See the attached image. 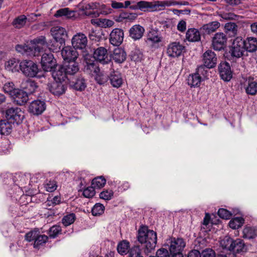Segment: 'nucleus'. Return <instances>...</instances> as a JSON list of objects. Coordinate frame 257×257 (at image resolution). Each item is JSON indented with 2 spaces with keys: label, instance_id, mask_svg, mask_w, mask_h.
<instances>
[{
  "label": "nucleus",
  "instance_id": "obj_64",
  "mask_svg": "<svg viewBox=\"0 0 257 257\" xmlns=\"http://www.w3.org/2000/svg\"><path fill=\"white\" fill-rule=\"evenodd\" d=\"M220 17L224 20H234L237 16L231 13H223L221 14Z\"/></svg>",
  "mask_w": 257,
  "mask_h": 257
},
{
  "label": "nucleus",
  "instance_id": "obj_41",
  "mask_svg": "<svg viewBox=\"0 0 257 257\" xmlns=\"http://www.w3.org/2000/svg\"><path fill=\"white\" fill-rule=\"evenodd\" d=\"M16 50L18 52L21 53L23 54L26 53L27 55H34L33 48H32L31 46L27 45L26 44L16 45Z\"/></svg>",
  "mask_w": 257,
  "mask_h": 257
},
{
  "label": "nucleus",
  "instance_id": "obj_30",
  "mask_svg": "<svg viewBox=\"0 0 257 257\" xmlns=\"http://www.w3.org/2000/svg\"><path fill=\"white\" fill-rule=\"evenodd\" d=\"M245 51L248 52H254L257 50V39L248 37L244 40Z\"/></svg>",
  "mask_w": 257,
  "mask_h": 257
},
{
  "label": "nucleus",
  "instance_id": "obj_7",
  "mask_svg": "<svg viewBox=\"0 0 257 257\" xmlns=\"http://www.w3.org/2000/svg\"><path fill=\"white\" fill-rule=\"evenodd\" d=\"M227 36L222 32L216 33L212 38L211 47L216 51L224 49L227 43Z\"/></svg>",
  "mask_w": 257,
  "mask_h": 257
},
{
  "label": "nucleus",
  "instance_id": "obj_47",
  "mask_svg": "<svg viewBox=\"0 0 257 257\" xmlns=\"http://www.w3.org/2000/svg\"><path fill=\"white\" fill-rule=\"evenodd\" d=\"M106 180L103 176H99L94 178L91 182V185L94 188H100L104 186Z\"/></svg>",
  "mask_w": 257,
  "mask_h": 257
},
{
  "label": "nucleus",
  "instance_id": "obj_27",
  "mask_svg": "<svg viewBox=\"0 0 257 257\" xmlns=\"http://www.w3.org/2000/svg\"><path fill=\"white\" fill-rule=\"evenodd\" d=\"M21 87L29 95L36 91L38 88V85L35 81L29 79L22 82Z\"/></svg>",
  "mask_w": 257,
  "mask_h": 257
},
{
  "label": "nucleus",
  "instance_id": "obj_17",
  "mask_svg": "<svg viewBox=\"0 0 257 257\" xmlns=\"http://www.w3.org/2000/svg\"><path fill=\"white\" fill-rule=\"evenodd\" d=\"M71 42L73 47L76 49L83 50L87 46V39L84 34L79 33L73 36Z\"/></svg>",
  "mask_w": 257,
  "mask_h": 257
},
{
  "label": "nucleus",
  "instance_id": "obj_60",
  "mask_svg": "<svg viewBox=\"0 0 257 257\" xmlns=\"http://www.w3.org/2000/svg\"><path fill=\"white\" fill-rule=\"evenodd\" d=\"M95 194V188L92 186L85 189L83 192V195L86 198H91L93 197Z\"/></svg>",
  "mask_w": 257,
  "mask_h": 257
},
{
  "label": "nucleus",
  "instance_id": "obj_13",
  "mask_svg": "<svg viewBox=\"0 0 257 257\" xmlns=\"http://www.w3.org/2000/svg\"><path fill=\"white\" fill-rule=\"evenodd\" d=\"M204 65L208 68H213L217 64V58L216 54L212 50L206 51L202 56Z\"/></svg>",
  "mask_w": 257,
  "mask_h": 257
},
{
  "label": "nucleus",
  "instance_id": "obj_31",
  "mask_svg": "<svg viewBox=\"0 0 257 257\" xmlns=\"http://www.w3.org/2000/svg\"><path fill=\"white\" fill-rule=\"evenodd\" d=\"M126 54L124 50L120 48H115L112 54V59L116 63H121L126 59Z\"/></svg>",
  "mask_w": 257,
  "mask_h": 257
},
{
  "label": "nucleus",
  "instance_id": "obj_37",
  "mask_svg": "<svg viewBox=\"0 0 257 257\" xmlns=\"http://www.w3.org/2000/svg\"><path fill=\"white\" fill-rule=\"evenodd\" d=\"M202 79L196 73L189 75L187 79V83L191 87H198L200 86Z\"/></svg>",
  "mask_w": 257,
  "mask_h": 257
},
{
  "label": "nucleus",
  "instance_id": "obj_4",
  "mask_svg": "<svg viewBox=\"0 0 257 257\" xmlns=\"http://www.w3.org/2000/svg\"><path fill=\"white\" fill-rule=\"evenodd\" d=\"M150 8H149V12H154L158 10H161V8L164 9L166 7H170L171 6L175 5H183L188 6L189 3L187 1H155L149 2Z\"/></svg>",
  "mask_w": 257,
  "mask_h": 257
},
{
  "label": "nucleus",
  "instance_id": "obj_51",
  "mask_svg": "<svg viewBox=\"0 0 257 257\" xmlns=\"http://www.w3.org/2000/svg\"><path fill=\"white\" fill-rule=\"evenodd\" d=\"M132 61L140 62L143 59V54L139 50H135L131 52L129 55Z\"/></svg>",
  "mask_w": 257,
  "mask_h": 257
},
{
  "label": "nucleus",
  "instance_id": "obj_21",
  "mask_svg": "<svg viewBox=\"0 0 257 257\" xmlns=\"http://www.w3.org/2000/svg\"><path fill=\"white\" fill-rule=\"evenodd\" d=\"M233 246L229 253H232L235 256V253H243L247 250V245L242 239L237 238L234 240Z\"/></svg>",
  "mask_w": 257,
  "mask_h": 257
},
{
  "label": "nucleus",
  "instance_id": "obj_10",
  "mask_svg": "<svg viewBox=\"0 0 257 257\" xmlns=\"http://www.w3.org/2000/svg\"><path fill=\"white\" fill-rule=\"evenodd\" d=\"M50 32L56 41L61 44L60 48L61 49L62 56L64 60V56L63 55L64 45H62L63 44H64V39L63 38L64 28L60 26H55L51 28Z\"/></svg>",
  "mask_w": 257,
  "mask_h": 257
},
{
  "label": "nucleus",
  "instance_id": "obj_3",
  "mask_svg": "<svg viewBox=\"0 0 257 257\" xmlns=\"http://www.w3.org/2000/svg\"><path fill=\"white\" fill-rule=\"evenodd\" d=\"M5 117L13 124H19L22 123L24 118V114L20 108L11 107L5 110Z\"/></svg>",
  "mask_w": 257,
  "mask_h": 257
},
{
  "label": "nucleus",
  "instance_id": "obj_12",
  "mask_svg": "<svg viewBox=\"0 0 257 257\" xmlns=\"http://www.w3.org/2000/svg\"><path fill=\"white\" fill-rule=\"evenodd\" d=\"M14 103L19 105H25L29 100V95L22 89L17 88L11 97Z\"/></svg>",
  "mask_w": 257,
  "mask_h": 257
},
{
  "label": "nucleus",
  "instance_id": "obj_39",
  "mask_svg": "<svg viewBox=\"0 0 257 257\" xmlns=\"http://www.w3.org/2000/svg\"><path fill=\"white\" fill-rule=\"evenodd\" d=\"M48 236L46 235L40 234V232L34 240L33 244L35 248L39 249L41 246L44 245L48 241Z\"/></svg>",
  "mask_w": 257,
  "mask_h": 257
},
{
  "label": "nucleus",
  "instance_id": "obj_9",
  "mask_svg": "<svg viewBox=\"0 0 257 257\" xmlns=\"http://www.w3.org/2000/svg\"><path fill=\"white\" fill-rule=\"evenodd\" d=\"M42 68L45 71H51L58 65L56 59L51 53H44L42 57L41 61Z\"/></svg>",
  "mask_w": 257,
  "mask_h": 257
},
{
  "label": "nucleus",
  "instance_id": "obj_1",
  "mask_svg": "<svg viewBox=\"0 0 257 257\" xmlns=\"http://www.w3.org/2000/svg\"><path fill=\"white\" fill-rule=\"evenodd\" d=\"M137 239L141 244H145L144 252L148 254L156 247L157 241V233L150 230L147 226H141L138 231Z\"/></svg>",
  "mask_w": 257,
  "mask_h": 257
},
{
  "label": "nucleus",
  "instance_id": "obj_62",
  "mask_svg": "<svg viewBox=\"0 0 257 257\" xmlns=\"http://www.w3.org/2000/svg\"><path fill=\"white\" fill-rule=\"evenodd\" d=\"M98 6H99L98 3H91L90 4H86L85 6H83L82 8V11L83 12H84L85 11L90 10H94V9H97Z\"/></svg>",
  "mask_w": 257,
  "mask_h": 257
},
{
  "label": "nucleus",
  "instance_id": "obj_56",
  "mask_svg": "<svg viewBox=\"0 0 257 257\" xmlns=\"http://www.w3.org/2000/svg\"><path fill=\"white\" fill-rule=\"evenodd\" d=\"M218 216L224 219H229L232 216V213L226 209L220 208L217 212Z\"/></svg>",
  "mask_w": 257,
  "mask_h": 257
},
{
  "label": "nucleus",
  "instance_id": "obj_8",
  "mask_svg": "<svg viewBox=\"0 0 257 257\" xmlns=\"http://www.w3.org/2000/svg\"><path fill=\"white\" fill-rule=\"evenodd\" d=\"M124 8H129L131 10L136 11L140 10L143 12H148L150 8L149 2L140 1L135 2V1H125L124 2Z\"/></svg>",
  "mask_w": 257,
  "mask_h": 257
},
{
  "label": "nucleus",
  "instance_id": "obj_34",
  "mask_svg": "<svg viewBox=\"0 0 257 257\" xmlns=\"http://www.w3.org/2000/svg\"><path fill=\"white\" fill-rule=\"evenodd\" d=\"M162 41V37L160 36L159 32L157 30H151L148 34L146 43L151 42L152 45L158 43Z\"/></svg>",
  "mask_w": 257,
  "mask_h": 257
},
{
  "label": "nucleus",
  "instance_id": "obj_55",
  "mask_svg": "<svg viewBox=\"0 0 257 257\" xmlns=\"http://www.w3.org/2000/svg\"><path fill=\"white\" fill-rule=\"evenodd\" d=\"M61 227L59 225H54L49 231V235L51 238L56 237L61 231Z\"/></svg>",
  "mask_w": 257,
  "mask_h": 257
},
{
  "label": "nucleus",
  "instance_id": "obj_20",
  "mask_svg": "<svg viewBox=\"0 0 257 257\" xmlns=\"http://www.w3.org/2000/svg\"><path fill=\"white\" fill-rule=\"evenodd\" d=\"M79 70V65L76 61L65 62V80L75 76Z\"/></svg>",
  "mask_w": 257,
  "mask_h": 257
},
{
  "label": "nucleus",
  "instance_id": "obj_42",
  "mask_svg": "<svg viewBox=\"0 0 257 257\" xmlns=\"http://www.w3.org/2000/svg\"><path fill=\"white\" fill-rule=\"evenodd\" d=\"M224 29L226 32L230 33L232 36L237 35L238 27L236 23L233 22H228L225 24Z\"/></svg>",
  "mask_w": 257,
  "mask_h": 257
},
{
  "label": "nucleus",
  "instance_id": "obj_14",
  "mask_svg": "<svg viewBox=\"0 0 257 257\" xmlns=\"http://www.w3.org/2000/svg\"><path fill=\"white\" fill-rule=\"evenodd\" d=\"M186 243L183 239L181 238H174L173 240H171L170 246H168V248L170 254L182 253V251Z\"/></svg>",
  "mask_w": 257,
  "mask_h": 257
},
{
  "label": "nucleus",
  "instance_id": "obj_6",
  "mask_svg": "<svg viewBox=\"0 0 257 257\" xmlns=\"http://www.w3.org/2000/svg\"><path fill=\"white\" fill-rule=\"evenodd\" d=\"M245 51L244 40L240 37H236L233 41L229 53L233 57L240 58Z\"/></svg>",
  "mask_w": 257,
  "mask_h": 257
},
{
  "label": "nucleus",
  "instance_id": "obj_19",
  "mask_svg": "<svg viewBox=\"0 0 257 257\" xmlns=\"http://www.w3.org/2000/svg\"><path fill=\"white\" fill-rule=\"evenodd\" d=\"M185 49V47L179 43L173 42L171 43L167 49V54L171 57H176L180 56Z\"/></svg>",
  "mask_w": 257,
  "mask_h": 257
},
{
  "label": "nucleus",
  "instance_id": "obj_53",
  "mask_svg": "<svg viewBox=\"0 0 257 257\" xmlns=\"http://www.w3.org/2000/svg\"><path fill=\"white\" fill-rule=\"evenodd\" d=\"M104 206L100 203H96L92 208L91 213L93 216L102 214L104 211Z\"/></svg>",
  "mask_w": 257,
  "mask_h": 257
},
{
  "label": "nucleus",
  "instance_id": "obj_25",
  "mask_svg": "<svg viewBox=\"0 0 257 257\" xmlns=\"http://www.w3.org/2000/svg\"><path fill=\"white\" fill-rule=\"evenodd\" d=\"M93 58L97 61L102 63L107 62V51L102 47L97 48L93 52Z\"/></svg>",
  "mask_w": 257,
  "mask_h": 257
},
{
  "label": "nucleus",
  "instance_id": "obj_44",
  "mask_svg": "<svg viewBox=\"0 0 257 257\" xmlns=\"http://www.w3.org/2000/svg\"><path fill=\"white\" fill-rule=\"evenodd\" d=\"M244 223V219L242 217H235L232 219L229 222L230 228L236 229L240 227Z\"/></svg>",
  "mask_w": 257,
  "mask_h": 257
},
{
  "label": "nucleus",
  "instance_id": "obj_58",
  "mask_svg": "<svg viewBox=\"0 0 257 257\" xmlns=\"http://www.w3.org/2000/svg\"><path fill=\"white\" fill-rule=\"evenodd\" d=\"M201 257H215V252L212 248H206L200 252Z\"/></svg>",
  "mask_w": 257,
  "mask_h": 257
},
{
  "label": "nucleus",
  "instance_id": "obj_52",
  "mask_svg": "<svg viewBox=\"0 0 257 257\" xmlns=\"http://www.w3.org/2000/svg\"><path fill=\"white\" fill-rule=\"evenodd\" d=\"M208 68H207L205 65H201L198 67V68L196 69V73L198 74L202 80L205 79L207 76L208 74Z\"/></svg>",
  "mask_w": 257,
  "mask_h": 257
},
{
  "label": "nucleus",
  "instance_id": "obj_11",
  "mask_svg": "<svg viewBox=\"0 0 257 257\" xmlns=\"http://www.w3.org/2000/svg\"><path fill=\"white\" fill-rule=\"evenodd\" d=\"M218 68L221 78L224 81H229L232 77V71L230 64L225 61L221 62Z\"/></svg>",
  "mask_w": 257,
  "mask_h": 257
},
{
  "label": "nucleus",
  "instance_id": "obj_29",
  "mask_svg": "<svg viewBox=\"0 0 257 257\" xmlns=\"http://www.w3.org/2000/svg\"><path fill=\"white\" fill-rule=\"evenodd\" d=\"M109 79L113 87L119 88L122 84L121 74L118 71L112 72L109 75Z\"/></svg>",
  "mask_w": 257,
  "mask_h": 257
},
{
  "label": "nucleus",
  "instance_id": "obj_50",
  "mask_svg": "<svg viewBox=\"0 0 257 257\" xmlns=\"http://www.w3.org/2000/svg\"><path fill=\"white\" fill-rule=\"evenodd\" d=\"M16 89L15 84L12 82H6L3 86L4 92L10 95V97L12 96Z\"/></svg>",
  "mask_w": 257,
  "mask_h": 257
},
{
  "label": "nucleus",
  "instance_id": "obj_45",
  "mask_svg": "<svg viewBox=\"0 0 257 257\" xmlns=\"http://www.w3.org/2000/svg\"><path fill=\"white\" fill-rule=\"evenodd\" d=\"M70 211L68 208L65 210V227L73 223L76 218L75 214Z\"/></svg>",
  "mask_w": 257,
  "mask_h": 257
},
{
  "label": "nucleus",
  "instance_id": "obj_57",
  "mask_svg": "<svg viewBox=\"0 0 257 257\" xmlns=\"http://www.w3.org/2000/svg\"><path fill=\"white\" fill-rule=\"evenodd\" d=\"M39 232V230H36L28 232L25 236V239L29 242L34 241Z\"/></svg>",
  "mask_w": 257,
  "mask_h": 257
},
{
  "label": "nucleus",
  "instance_id": "obj_43",
  "mask_svg": "<svg viewBox=\"0 0 257 257\" xmlns=\"http://www.w3.org/2000/svg\"><path fill=\"white\" fill-rule=\"evenodd\" d=\"M91 23L96 24L98 26H99L102 27H104L105 28L110 27L112 26L114 24V22L113 21L105 19L92 20Z\"/></svg>",
  "mask_w": 257,
  "mask_h": 257
},
{
  "label": "nucleus",
  "instance_id": "obj_38",
  "mask_svg": "<svg viewBox=\"0 0 257 257\" xmlns=\"http://www.w3.org/2000/svg\"><path fill=\"white\" fill-rule=\"evenodd\" d=\"M27 21V18L24 15L16 18L12 22V25L16 29H21L25 26Z\"/></svg>",
  "mask_w": 257,
  "mask_h": 257
},
{
  "label": "nucleus",
  "instance_id": "obj_54",
  "mask_svg": "<svg viewBox=\"0 0 257 257\" xmlns=\"http://www.w3.org/2000/svg\"><path fill=\"white\" fill-rule=\"evenodd\" d=\"M129 257H143L141 253V250L138 245H135L129 249Z\"/></svg>",
  "mask_w": 257,
  "mask_h": 257
},
{
  "label": "nucleus",
  "instance_id": "obj_5",
  "mask_svg": "<svg viewBox=\"0 0 257 257\" xmlns=\"http://www.w3.org/2000/svg\"><path fill=\"white\" fill-rule=\"evenodd\" d=\"M65 84L76 91H82L87 86L86 80L81 75H75L65 80Z\"/></svg>",
  "mask_w": 257,
  "mask_h": 257
},
{
  "label": "nucleus",
  "instance_id": "obj_16",
  "mask_svg": "<svg viewBox=\"0 0 257 257\" xmlns=\"http://www.w3.org/2000/svg\"><path fill=\"white\" fill-rule=\"evenodd\" d=\"M123 31L121 29H114L110 34L109 42L113 46H119L123 42Z\"/></svg>",
  "mask_w": 257,
  "mask_h": 257
},
{
  "label": "nucleus",
  "instance_id": "obj_26",
  "mask_svg": "<svg viewBox=\"0 0 257 257\" xmlns=\"http://www.w3.org/2000/svg\"><path fill=\"white\" fill-rule=\"evenodd\" d=\"M51 72H52V77L55 81L64 82V67L63 65H58Z\"/></svg>",
  "mask_w": 257,
  "mask_h": 257
},
{
  "label": "nucleus",
  "instance_id": "obj_23",
  "mask_svg": "<svg viewBox=\"0 0 257 257\" xmlns=\"http://www.w3.org/2000/svg\"><path fill=\"white\" fill-rule=\"evenodd\" d=\"M220 26V23L217 21L210 22L204 24L200 28V33L204 37L206 35H210L215 32Z\"/></svg>",
  "mask_w": 257,
  "mask_h": 257
},
{
  "label": "nucleus",
  "instance_id": "obj_40",
  "mask_svg": "<svg viewBox=\"0 0 257 257\" xmlns=\"http://www.w3.org/2000/svg\"><path fill=\"white\" fill-rule=\"evenodd\" d=\"M130 242L126 240H123L120 241L117 246L118 252L121 255L126 254L128 252Z\"/></svg>",
  "mask_w": 257,
  "mask_h": 257
},
{
  "label": "nucleus",
  "instance_id": "obj_49",
  "mask_svg": "<svg viewBox=\"0 0 257 257\" xmlns=\"http://www.w3.org/2000/svg\"><path fill=\"white\" fill-rule=\"evenodd\" d=\"M138 15L136 13H128L126 12H121L119 14V18L121 20H128L133 21L137 19Z\"/></svg>",
  "mask_w": 257,
  "mask_h": 257
},
{
  "label": "nucleus",
  "instance_id": "obj_46",
  "mask_svg": "<svg viewBox=\"0 0 257 257\" xmlns=\"http://www.w3.org/2000/svg\"><path fill=\"white\" fill-rule=\"evenodd\" d=\"M234 239L231 237L226 236L220 241V244L223 248L226 249L230 251L231 247H232Z\"/></svg>",
  "mask_w": 257,
  "mask_h": 257
},
{
  "label": "nucleus",
  "instance_id": "obj_35",
  "mask_svg": "<svg viewBox=\"0 0 257 257\" xmlns=\"http://www.w3.org/2000/svg\"><path fill=\"white\" fill-rule=\"evenodd\" d=\"M20 63L19 61L15 58L10 59L6 62L5 68L7 70L12 72L19 71L20 69Z\"/></svg>",
  "mask_w": 257,
  "mask_h": 257
},
{
  "label": "nucleus",
  "instance_id": "obj_2",
  "mask_svg": "<svg viewBox=\"0 0 257 257\" xmlns=\"http://www.w3.org/2000/svg\"><path fill=\"white\" fill-rule=\"evenodd\" d=\"M20 70L27 77H40L38 74L40 70L36 63L31 60H24L20 63Z\"/></svg>",
  "mask_w": 257,
  "mask_h": 257
},
{
  "label": "nucleus",
  "instance_id": "obj_18",
  "mask_svg": "<svg viewBox=\"0 0 257 257\" xmlns=\"http://www.w3.org/2000/svg\"><path fill=\"white\" fill-rule=\"evenodd\" d=\"M32 42L34 56H37L43 49V46H46L47 42L45 37L41 36L34 39Z\"/></svg>",
  "mask_w": 257,
  "mask_h": 257
},
{
  "label": "nucleus",
  "instance_id": "obj_59",
  "mask_svg": "<svg viewBox=\"0 0 257 257\" xmlns=\"http://www.w3.org/2000/svg\"><path fill=\"white\" fill-rule=\"evenodd\" d=\"M95 79L98 83L99 84H104L109 79V76L100 73L97 74Z\"/></svg>",
  "mask_w": 257,
  "mask_h": 257
},
{
  "label": "nucleus",
  "instance_id": "obj_63",
  "mask_svg": "<svg viewBox=\"0 0 257 257\" xmlns=\"http://www.w3.org/2000/svg\"><path fill=\"white\" fill-rule=\"evenodd\" d=\"M86 69H89L91 72H93L96 74L99 72L98 67L93 62H87Z\"/></svg>",
  "mask_w": 257,
  "mask_h": 257
},
{
  "label": "nucleus",
  "instance_id": "obj_48",
  "mask_svg": "<svg viewBox=\"0 0 257 257\" xmlns=\"http://www.w3.org/2000/svg\"><path fill=\"white\" fill-rule=\"evenodd\" d=\"M245 90L248 94L251 95L256 94L257 93V82L256 81H250L249 80Z\"/></svg>",
  "mask_w": 257,
  "mask_h": 257
},
{
  "label": "nucleus",
  "instance_id": "obj_61",
  "mask_svg": "<svg viewBox=\"0 0 257 257\" xmlns=\"http://www.w3.org/2000/svg\"><path fill=\"white\" fill-rule=\"evenodd\" d=\"M113 192L112 190H105L101 192L99 194V197L101 199L108 200H110L113 196Z\"/></svg>",
  "mask_w": 257,
  "mask_h": 257
},
{
  "label": "nucleus",
  "instance_id": "obj_15",
  "mask_svg": "<svg viewBox=\"0 0 257 257\" xmlns=\"http://www.w3.org/2000/svg\"><path fill=\"white\" fill-rule=\"evenodd\" d=\"M46 103L41 100H35L33 101L29 106V111L34 115L41 114L46 109Z\"/></svg>",
  "mask_w": 257,
  "mask_h": 257
},
{
  "label": "nucleus",
  "instance_id": "obj_28",
  "mask_svg": "<svg viewBox=\"0 0 257 257\" xmlns=\"http://www.w3.org/2000/svg\"><path fill=\"white\" fill-rule=\"evenodd\" d=\"M14 124L7 119L0 120V134L4 136L10 135L13 130Z\"/></svg>",
  "mask_w": 257,
  "mask_h": 257
},
{
  "label": "nucleus",
  "instance_id": "obj_32",
  "mask_svg": "<svg viewBox=\"0 0 257 257\" xmlns=\"http://www.w3.org/2000/svg\"><path fill=\"white\" fill-rule=\"evenodd\" d=\"M200 31L195 28L189 29L186 34V38L190 42H198L201 38Z\"/></svg>",
  "mask_w": 257,
  "mask_h": 257
},
{
  "label": "nucleus",
  "instance_id": "obj_36",
  "mask_svg": "<svg viewBox=\"0 0 257 257\" xmlns=\"http://www.w3.org/2000/svg\"><path fill=\"white\" fill-rule=\"evenodd\" d=\"M243 237L253 239L257 236V229L254 227L246 226L243 230Z\"/></svg>",
  "mask_w": 257,
  "mask_h": 257
},
{
  "label": "nucleus",
  "instance_id": "obj_22",
  "mask_svg": "<svg viewBox=\"0 0 257 257\" xmlns=\"http://www.w3.org/2000/svg\"><path fill=\"white\" fill-rule=\"evenodd\" d=\"M47 87L50 92L56 96H60L64 92V83L59 81L48 83Z\"/></svg>",
  "mask_w": 257,
  "mask_h": 257
},
{
  "label": "nucleus",
  "instance_id": "obj_33",
  "mask_svg": "<svg viewBox=\"0 0 257 257\" xmlns=\"http://www.w3.org/2000/svg\"><path fill=\"white\" fill-rule=\"evenodd\" d=\"M78 57V53L76 49L73 47H65V62L76 61Z\"/></svg>",
  "mask_w": 257,
  "mask_h": 257
},
{
  "label": "nucleus",
  "instance_id": "obj_24",
  "mask_svg": "<svg viewBox=\"0 0 257 257\" xmlns=\"http://www.w3.org/2000/svg\"><path fill=\"white\" fill-rule=\"evenodd\" d=\"M145 32V29L140 25H135L129 30V36L134 41L140 40L142 38Z\"/></svg>",
  "mask_w": 257,
  "mask_h": 257
}]
</instances>
